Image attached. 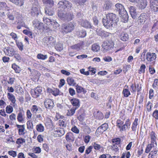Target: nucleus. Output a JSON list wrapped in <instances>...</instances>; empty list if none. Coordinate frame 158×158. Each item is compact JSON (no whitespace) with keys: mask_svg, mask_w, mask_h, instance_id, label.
<instances>
[{"mask_svg":"<svg viewBox=\"0 0 158 158\" xmlns=\"http://www.w3.org/2000/svg\"><path fill=\"white\" fill-rule=\"evenodd\" d=\"M117 17L115 14L109 13L106 15V19L103 18L102 22L104 26L107 29H112L113 25L116 23Z\"/></svg>","mask_w":158,"mask_h":158,"instance_id":"nucleus-1","label":"nucleus"},{"mask_svg":"<svg viewBox=\"0 0 158 158\" xmlns=\"http://www.w3.org/2000/svg\"><path fill=\"white\" fill-rule=\"evenodd\" d=\"M115 6L116 8V10L118 12L120 16L123 19V22L124 23L127 22L128 19V16L123 6L121 4L117 3Z\"/></svg>","mask_w":158,"mask_h":158,"instance_id":"nucleus-2","label":"nucleus"},{"mask_svg":"<svg viewBox=\"0 0 158 158\" xmlns=\"http://www.w3.org/2000/svg\"><path fill=\"white\" fill-rule=\"evenodd\" d=\"M65 10L58 11V15L62 20L69 21L74 18V15L71 14L67 13Z\"/></svg>","mask_w":158,"mask_h":158,"instance_id":"nucleus-3","label":"nucleus"},{"mask_svg":"<svg viewBox=\"0 0 158 158\" xmlns=\"http://www.w3.org/2000/svg\"><path fill=\"white\" fill-rule=\"evenodd\" d=\"M114 45L112 40H105L103 42L102 47L104 52H107L113 48Z\"/></svg>","mask_w":158,"mask_h":158,"instance_id":"nucleus-4","label":"nucleus"},{"mask_svg":"<svg viewBox=\"0 0 158 158\" xmlns=\"http://www.w3.org/2000/svg\"><path fill=\"white\" fill-rule=\"evenodd\" d=\"M40 12V6L37 1H35L32 4L31 10V16L34 17L37 16Z\"/></svg>","mask_w":158,"mask_h":158,"instance_id":"nucleus-5","label":"nucleus"},{"mask_svg":"<svg viewBox=\"0 0 158 158\" xmlns=\"http://www.w3.org/2000/svg\"><path fill=\"white\" fill-rule=\"evenodd\" d=\"M75 25V23L73 22H71L68 24H63L62 26V29L66 33L70 32L74 29Z\"/></svg>","mask_w":158,"mask_h":158,"instance_id":"nucleus-6","label":"nucleus"},{"mask_svg":"<svg viewBox=\"0 0 158 158\" xmlns=\"http://www.w3.org/2000/svg\"><path fill=\"white\" fill-rule=\"evenodd\" d=\"M148 19V16L147 14L145 13H143L138 17L137 23L139 25H143L144 24Z\"/></svg>","mask_w":158,"mask_h":158,"instance_id":"nucleus-7","label":"nucleus"},{"mask_svg":"<svg viewBox=\"0 0 158 158\" xmlns=\"http://www.w3.org/2000/svg\"><path fill=\"white\" fill-rule=\"evenodd\" d=\"M42 88L40 86H38L34 89L31 90V93L32 97L37 98L41 94L42 92Z\"/></svg>","mask_w":158,"mask_h":158,"instance_id":"nucleus-8","label":"nucleus"},{"mask_svg":"<svg viewBox=\"0 0 158 158\" xmlns=\"http://www.w3.org/2000/svg\"><path fill=\"white\" fill-rule=\"evenodd\" d=\"M44 106L45 107L48 109H52L54 106L53 101L51 99L47 98L44 101Z\"/></svg>","mask_w":158,"mask_h":158,"instance_id":"nucleus-9","label":"nucleus"},{"mask_svg":"<svg viewBox=\"0 0 158 158\" xmlns=\"http://www.w3.org/2000/svg\"><path fill=\"white\" fill-rule=\"evenodd\" d=\"M3 51L6 55L10 56H13L15 52L14 49L10 47L5 48L3 49Z\"/></svg>","mask_w":158,"mask_h":158,"instance_id":"nucleus-10","label":"nucleus"},{"mask_svg":"<svg viewBox=\"0 0 158 158\" xmlns=\"http://www.w3.org/2000/svg\"><path fill=\"white\" fill-rule=\"evenodd\" d=\"M150 8L154 12L158 11V1L150 0Z\"/></svg>","mask_w":158,"mask_h":158,"instance_id":"nucleus-11","label":"nucleus"},{"mask_svg":"<svg viewBox=\"0 0 158 158\" xmlns=\"http://www.w3.org/2000/svg\"><path fill=\"white\" fill-rule=\"evenodd\" d=\"M96 31L98 35L101 37H108L110 34L109 33L104 31L101 28L97 29Z\"/></svg>","mask_w":158,"mask_h":158,"instance_id":"nucleus-12","label":"nucleus"},{"mask_svg":"<svg viewBox=\"0 0 158 158\" xmlns=\"http://www.w3.org/2000/svg\"><path fill=\"white\" fill-rule=\"evenodd\" d=\"M108 127V124L106 123H104L98 128L96 130V132L102 133L106 131Z\"/></svg>","mask_w":158,"mask_h":158,"instance_id":"nucleus-13","label":"nucleus"},{"mask_svg":"<svg viewBox=\"0 0 158 158\" xmlns=\"http://www.w3.org/2000/svg\"><path fill=\"white\" fill-rule=\"evenodd\" d=\"M156 58V56L154 53L148 52L146 54V59L148 61H154Z\"/></svg>","mask_w":158,"mask_h":158,"instance_id":"nucleus-14","label":"nucleus"},{"mask_svg":"<svg viewBox=\"0 0 158 158\" xmlns=\"http://www.w3.org/2000/svg\"><path fill=\"white\" fill-rule=\"evenodd\" d=\"M129 9L132 18L135 19L137 14L136 7L134 6H130L129 7Z\"/></svg>","mask_w":158,"mask_h":158,"instance_id":"nucleus-15","label":"nucleus"},{"mask_svg":"<svg viewBox=\"0 0 158 158\" xmlns=\"http://www.w3.org/2000/svg\"><path fill=\"white\" fill-rule=\"evenodd\" d=\"M70 102L74 108L77 109L80 107V102L78 99L73 98L70 100Z\"/></svg>","mask_w":158,"mask_h":158,"instance_id":"nucleus-16","label":"nucleus"},{"mask_svg":"<svg viewBox=\"0 0 158 158\" xmlns=\"http://www.w3.org/2000/svg\"><path fill=\"white\" fill-rule=\"evenodd\" d=\"M65 138L67 141L69 142H73L74 140V137L73 133L68 132L67 133Z\"/></svg>","mask_w":158,"mask_h":158,"instance_id":"nucleus-17","label":"nucleus"},{"mask_svg":"<svg viewBox=\"0 0 158 158\" xmlns=\"http://www.w3.org/2000/svg\"><path fill=\"white\" fill-rule=\"evenodd\" d=\"M82 27L86 28L93 29V26L91 25V24L87 20L83 21L81 23Z\"/></svg>","mask_w":158,"mask_h":158,"instance_id":"nucleus-18","label":"nucleus"},{"mask_svg":"<svg viewBox=\"0 0 158 158\" xmlns=\"http://www.w3.org/2000/svg\"><path fill=\"white\" fill-rule=\"evenodd\" d=\"M65 0L60 1L57 4L58 11L65 10Z\"/></svg>","mask_w":158,"mask_h":158,"instance_id":"nucleus-19","label":"nucleus"},{"mask_svg":"<svg viewBox=\"0 0 158 158\" xmlns=\"http://www.w3.org/2000/svg\"><path fill=\"white\" fill-rule=\"evenodd\" d=\"M139 2L138 4L139 7L141 9H144L147 5V1L146 0H139Z\"/></svg>","mask_w":158,"mask_h":158,"instance_id":"nucleus-20","label":"nucleus"},{"mask_svg":"<svg viewBox=\"0 0 158 158\" xmlns=\"http://www.w3.org/2000/svg\"><path fill=\"white\" fill-rule=\"evenodd\" d=\"M72 4L68 1L65 0V10L69 11L72 9Z\"/></svg>","mask_w":158,"mask_h":158,"instance_id":"nucleus-21","label":"nucleus"},{"mask_svg":"<svg viewBox=\"0 0 158 158\" xmlns=\"http://www.w3.org/2000/svg\"><path fill=\"white\" fill-rule=\"evenodd\" d=\"M94 116L96 118L99 120L102 119L104 118V116L102 113L99 111H97L94 113Z\"/></svg>","mask_w":158,"mask_h":158,"instance_id":"nucleus-22","label":"nucleus"},{"mask_svg":"<svg viewBox=\"0 0 158 158\" xmlns=\"http://www.w3.org/2000/svg\"><path fill=\"white\" fill-rule=\"evenodd\" d=\"M41 108L35 105H33L31 109V111L33 113L36 114L39 111L41 110Z\"/></svg>","mask_w":158,"mask_h":158,"instance_id":"nucleus-23","label":"nucleus"},{"mask_svg":"<svg viewBox=\"0 0 158 158\" xmlns=\"http://www.w3.org/2000/svg\"><path fill=\"white\" fill-rule=\"evenodd\" d=\"M127 88H124L122 91V94L123 95V96L125 97H128L131 95V93L128 89V86H127Z\"/></svg>","mask_w":158,"mask_h":158,"instance_id":"nucleus-24","label":"nucleus"},{"mask_svg":"<svg viewBox=\"0 0 158 158\" xmlns=\"http://www.w3.org/2000/svg\"><path fill=\"white\" fill-rule=\"evenodd\" d=\"M18 25L17 26V28L18 29H20L21 28V27H25L26 28L29 29V28L27 26H25V23L22 21H19L17 23Z\"/></svg>","mask_w":158,"mask_h":158,"instance_id":"nucleus-25","label":"nucleus"},{"mask_svg":"<svg viewBox=\"0 0 158 158\" xmlns=\"http://www.w3.org/2000/svg\"><path fill=\"white\" fill-rule=\"evenodd\" d=\"M10 2L14 3L15 5L19 6H22L23 4V0H9Z\"/></svg>","mask_w":158,"mask_h":158,"instance_id":"nucleus-26","label":"nucleus"},{"mask_svg":"<svg viewBox=\"0 0 158 158\" xmlns=\"http://www.w3.org/2000/svg\"><path fill=\"white\" fill-rule=\"evenodd\" d=\"M68 83L70 85L74 86L76 84L75 81L72 77H68L67 79Z\"/></svg>","mask_w":158,"mask_h":158,"instance_id":"nucleus-27","label":"nucleus"},{"mask_svg":"<svg viewBox=\"0 0 158 158\" xmlns=\"http://www.w3.org/2000/svg\"><path fill=\"white\" fill-rule=\"evenodd\" d=\"M8 99L11 102L14 104L16 100L15 96L12 94L8 93L7 94Z\"/></svg>","mask_w":158,"mask_h":158,"instance_id":"nucleus-28","label":"nucleus"},{"mask_svg":"<svg viewBox=\"0 0 158 158\" xmlns=\"http://www.w3.org/2000/svg\"><path fill=\"white\" fill-rule=\"evenodd\" d=\"M138 119L136 118L134 122H133L131 127V129L133 131H135L137 128V126L138 125Z\"/></svg>","mask_w":158,"mask_h":158,"instance_id":"nucleus-29","label":"nucleus"},{"mask_svg":"<svg viewBox=\"0 0 158 158\" xmlns=\"http://www.w3.org/2000/svg\"><path fill=\"white\" fill-rule=\"evenodd\" d=\"M77 35L79 37L83 38L86 36V31L83 30H82L79 32H77Z\"/></svg>","mask_w":158,"mask_h":158,"instance_id":"nucleus-30","label":"nucleus"},{"mask_svg":"<svg viewBox=\"0 0 158 158\" xmlns=\"http://www.w3.org/2000/svg\"><path fill=\"white\" fill-rule=\"evenodd\" d=\"M51 25L55 29L58 30L59 28V24L55 20H52Z\"/></svg>","mask_w":158,"mask_h":158,"instance_id":"nucleus-31","label":"nucleus"},{"mask_svg":"<svg viewBox=\"0 0 158 158\" xmlns=\"http://www.w3.org/2000/svg\"><path fill=\"white\" fill-rule=\"evenodd\" d=\"M45 13L48 15L52 16L54 14V12L51 10L50 8H48L46 7L45 8Z\"/></svg>","mask_w":158,"mask_h":158,"instance_id":"nucleus-32","label":"nucleus"},{"mask_svg":"<svg viewBox=\"0 0 158 158\" xmlns=\"http://www.w3.org/2000/svg\"><path fill=\"white\" fill-rule=\"evenodd\" d=\"M36 129L38 131L42 132L44 131V127L42 124L40 123L36 125Z\"/></svg>","mask_w":158,"mask_h":158,"instance_id":"nucleus-33","label":"nucleus"},{"mask_svg":"<svg viewBox=\"0 0 158 158\" xmlns=\"http://www.w3.org/2000/svg\"><path fill=\"white\" fill-rule=\"evenodd\" d=\"M99 46L97 44H94L92 45V50L94 52H97L100 50Z\"/></svg>","mask_w":158,"mask_h":158,"instance_id":"nucleus-34","label":"nucleus"},{"mask_svg":"<svg viewBox=\"0 0 158 158\" xmlns=\"http://www.w3.org/2000/svg\"><path fill=\"white\" fill-rule=\"evenodd\" d=\"M77 109L74 108V107H73L70 110H68V112L67 113V115L69 116L73 115Z\"/></svg>","mask_w":158,"mask_h":158,"instance_id":"nucleus-35","label":"nucleus"},{"mask_svg":"<svg viewBox=\"0 0 158 158\" xmlns=\"http://www.w3.org/2000/svg\"><path fill=\"white\" fill-rule=\"evenodd\" d=\"M150 134L151 138V141H152V143H153V142H156V137L155 132L153 131H152L150 132Z\"/></svg>","mask_w":158,"mask_h":158,"instance_id":"nucleus-36","label":"nucleus"},{"mask_svg":"<svg viewBox=\"0 0 158 158\" xmlns=\"http://www.w3.org/2000/svg\"><path fill=\"white\" fill-rule=\"evenodd\" d=\"M120 40H127L129 39L128 34L124 32L122 33L120 35Z\"/></svg>","mask_w":158,"mask_h":158,"instance_id":"nucleus-37","label":"nucleus"},{"mask_svg":"<svg viewBox=\"0 0 158 158\" xmlns=\"http://www.w3.org/2000/svg\"><path fill=\"white\" fill-rule=\"evenodd\" d=\"M23 113L21 111L19 112L17 116V119L19 122H21L23 121Z\"/></svg>","mask_w":158,"mask_h":158,"instance_id":"nucleus-38","label":"nucleus"},{"mask_svg":"<svg viewBox=\"0 0 158 158\" xmlns=\"http://www.w3.org/2000/svg\"><path fill=\"white\" fill-rule=\"evenodd\" d=\"M55 48L57 51H61L63 49L62 44L58 43L55 46Z\"/></svg>","mask_w":158,"mask_h":158,"instance_id":"nucleus-39","label":"nucleus"},{"mask_svg":"<svg viewBox=\"0 0 158 158\" xmlns=\"http://www.w3.org/2000/svg\"><path fill=\"white\" fill-rule=\"evenodd\" d=\"M12 68L15 70L16 73H19L20 71V69L19 66L15 64H14L12 65Z\"/></svg>","mask_w":158,"mask_h":158,"instance_id":"nucleus-40","label":"nucleus"},{"mask_svg":"<svg viewBox=\"0 0 158 158\" xmlns=\"http://www.w3.org/2000/svg\"><path fill=\"white\" fill-rule=\"evenodd\" d=\"M27 128L30 130H32L33 128V125L32 122L28 121L27 123Z\"/></svg>","mask_w":158,"mask_h":158,"instance_id":"nucleus-41","label":"nucleus"},{"mask_svg":"<svg viewBox=\"0 0 158 158\" xmlns=\"http://www.w3.org/2000/svg\"><path fill=\"white\" fill-rule=\"evenodd\" d=\"M25 142V139L22 138H19L17 139L16 143L18 144H23Z\"/></svg>","mask_w":158,"mask_h":158,"instance_id":"nucleus-42","label":"nucleus"},{"mask_svg":"<svg viewBox=\"0 0 158 158\" xmlns=\"http://www.w3.org/2000/svg\"><path fill=\"white\" fill-rule=\"evenodd\" d=\"M37 57L38 59L43 60H44L47 58V55H44L41 53L38 54L37 55Z\"/></svg>","mask_w":158,"mask_h":158,"instance_id":"nucleus-43","label":"nucleus"},{"mask_svg":"<svg viewBox=\"0 0 158 158\" xmlns=\"http://www.w3.org/2000/svg\"><path fill=\"white\" fill-rule=\"evenodd\" d=\"M83 131L86 134H89L91 132V130L89 127L86 126L84 127Z\"/></svg>","mask_w":158,"mask_h":158,"instance_id":"nucleus-44","label":"nucleus"},{"mask_svg":"<svg viewBox=\"0 0 158 158\" xmlns=\"http://www.w3.org/2000/svg\"><path fill=\"white\" fill-rule=\"evenodd\" d=\"M112 142L114 144L118 145L120 143V139L119 138L112 139Z\"/></svg>","mask_w":158,"mask_h":158,"instance_id":"nucleus-45","label":"nucleus"},{"mask_svg":"<svg viewBox=\"0 0 158 158\" xmlns=\"http://www.w3.org/2000/svg\"><path fill=\"white\" fill-rule=\"evenodd\" d=\"M43 21L44 23L47 24H49L50 23L51 24V23H52V20L45 17L43 18Z\"/></svg>","mask_w":158,"mask_h":158,"instance_id":"nucleus-46","label":"nucleus"},{"mask_svg":"<svg viewBox=\"0 0 158 158\" xmlns=\"http://www.w3.org/2000/svg\"><path fill=\"white\" fill-rule=\"evenodd\" d=\"M76 91L78 93H81V92L83 91L84 88L79 86L78 85H77L76 86Z\"/></svg>","mask_w":158,"mask_h":158,"instance_id":"nucleus-47","label":"nucleus"},{"mask_svg":"<svg viewBox=\"0 0 158 158\" xmlns=\"http://www.w3.org/2000/svg\"><path fill=\"white\" fill-rule=\"evenodd\" d=\"M85 117V114L84 113H82L81 114H78L77 118L80 121H83L84 120Z\"/></svg>","mask_w":158,"mask_h":158,"instance_id":"nucleus-48","label":"nucleus"},{"mask_svg":"<svg viewBox=\"0 0 158 158\" xmlns=\"http://www.w3.org/2000/svg\"><path fill=\"white\" fill-rule=\"evenodd\" d=\"M116 123L117 124L116 126L119 128L124 123V122L121 121L120 119H118Z\"/></svg>","mask_w":158,"mask_h":158,"instance_id":"nucleus-49","label":"nucleus"},{"mask_svg":"<svg viewBox=\"0 0 158 158\" xmlns=\"http://www.w3.org/2000/svg\"><path fill=\"white\" fill-rule=\"evenodd\" d=\"M92 144L94 149L96 150H99L102 147L100 145L96 143L95 142L93 143Z\"/></svg>","mask_w":158,"mask_h":158,"instance_id":"nucleus-50","label":"nucleus"},{"mask_svg":"<svg viewBox=\"0 0 158 158\" xmlns=\"http://www.w3.org/2000/svg\"><path fill=\"white\" fill-rule=\"evenodd\" d=\"M25 130V126H23L22 128L19 129V135H23L25 134L24 131Z\"/></svg>","mask_w":158,"mask_h":158,"instance_id":"nucleus-51","label":"nucleus"},{"mask_svg":"<svg viewBox=\"0 0 158 158\" xmlns=\"http://www.w3.org/2000/svg\"><path fill=\"white\" fill-rule=\"evenodd\" d=\"M13 108L11 106H7L6 107V111L7 113H10L12 112Z\"/></svg>","mask_w":158,"mask_h":158,"instance_id":"nucleus-52","label":"nucleus"},{"mask_svg":"<svg viewBox=\"0 0 158 158\" xmlns=\"http://www.w3.org/2000/svg\"><path fill=\"white\" fill-rule=\"evenodd\" d=\"M14 57L16 59V60L19 61H20L22 60V58L20 55L18 53H17L16 52L14 55Z\"/></svg>","mask_w":158,"mask_h":158,"instance_id":"nucleus-53","label":"nucleus"},{"mask_svg":"<svg viewBox=\"0 0 158 158\" xmlns=\"http://www.w3.org/2000/svg\"><path fill=\"white\" fill-rule=\"evenodd\" d=\"M16 41H17V40H16ZM16 42L17 45L19 49L21 51H22L23 49V45L22 43L17 42V41H16Z\"/></svg>","mask_w":158,"mask_h":158,"instance_id":"nucleus-54","label":"nucleus"},{"mask_svg":"<svg viewBox=\"0 0 158 158\" xmlns=\"http://www.w3.org/2000/svg\"><path fill=\"white\" fill-rule=\"evenodd\" d=\"M146 69V66L144 64H142L140 67L139 69L140 73H144L145 72V69Z\"/></svg>","mask_w":158,"mask_h":158,"instance_id":"nucleus-55","label":"nucleus"},{"mask_svg":"<svg viewBox=\"0 0 158 158\" xmlns=\"http://www.w3.org/2000/svg\"><path fill=\"white\" fill-rule=\"evenodd\" d=\"M45 3L46 4L49 5L50 7H52L54 5V2L52 0H45Z\"/></svg>","mask_w":158,"mask_h":158,"instance_id":"nucleus-56","label":"nucleus"},{"mask_svg":"<svg viewBox=\"0 0 158 158\" xmlns=\"http://www.w3.org/2000/svg\"><path fill=\"white\" fill-rule=\"evenodd\" d=\"M8 153L10 155L15 157L17 156L16 152L14 151H10L8 152Z\"/></svg>","mask_w":158,"mask_h":158,"instance_id":"nucleus-57","label":"nucleus"},{"mask_svg":"<svg viewBox=\"0 0 158 158\" xmlns=\"http://www.w3.org/2000/svg\"><path fill=\"white\" fill-rule=\"evenodd\" d=\"M152 116L156 119H158V110H155L153 112Z\"/></svg>","mask_w":158,"mask_h":158,"instance_id":"nucleus-58","label":"nucleus"},{"mask_svg":"<svg viewBox=\"0 0 158 158\" xmlns=\"http://www.w3.org/2000/svg\"><path fill=\"white\" fill-rule=\"evenodd\" d=\"M93 146H90L85 151V153L87 154H89L92 150L93 149Z\"/></svg>","mask_w":158,"mask_h":158,"instance_id":"nucleus-59","label":"nucleus"},{"mask_svg":"<svg viewBox=\"0 0 158 158\" xmlns=\"http://www.w3.org/2000/svg\"><path fill=\"white\" fill-rule=\"evenodd\" d=\"M89 72H91V75H93L96 72V69H94L93 68H91L90 67H89Z\"/></svg>","mask_w":158,"mask_h":158,"instance_id":"nucleus-60","label":"nucleus"},{"mask_svg":"<svg viewBox=\"0 0 158 158\" xmlns=\"http://www.w3.org/2000/svg\"><path fill=\"white\" fill-rule=\"evenodd\" d=\"M71 131L76 134H78L79 132V130L77 128L76 126H74L71 129Z\"/></svg>","mask_w":158,"mask_h":158,"instance_id":"nucleus-61","label":"nucleus"},{"mask_svg":"<svg viewBox=\"0 0 158 158\" xmlns=\"http://www.w3.org/2000/svg\"><path fill=\"white\" fill-rule=\"evenodd\" d=\"M40 22L37 19L34 20L32 22L33 25L34 27L37 28V25L39 24Z\"/></svg>","mask_w":158,"mask_h":158,"instance_id":"nucleus-62","label":"nucleus"},{"mask_svg":"<svg viewBox=\"0 0 158 158\" xmlns=\"http://www.w3.org/2000/svg\"><path fill=\"white\" fill-rule=\"evenodd\" d=\"M103 59L105 61L108 62H110L112 60V58L110 56L104 57Z\"/></svg>","mask_w":158,"mask_h":158,"instance_id":"nucleus-63","label":"nucleus"},{"mask_svg":"<svg viewBox=\"0 0 158 158\" xmlns=\"http://www.w3.org/2000/svg\"><path fill=\"white\" fill-rule=\"evenodd\" d=\"M149 72L152 74H154L155 73V70L153 67H152L150 66L149 68Z\"/></svg>","mask_w":158,"mask_h":158,"instance_id":"nucleus-64","label":"nucleus"}]
</instances>
